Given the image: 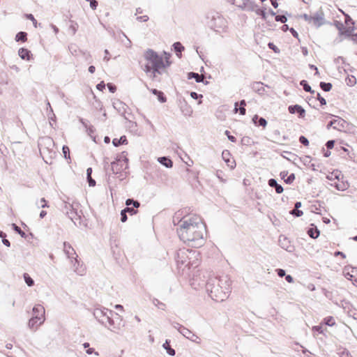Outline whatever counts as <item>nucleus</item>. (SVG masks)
Returning a JSON list of instances; mask_svg holds the SVG:
<instances>
[{
    "mask_svg": "<svg viewBox=\"0 0 357 357\" xmlns=\"http://www.w3.org/2000/svg\"><path fill=\"white\" fill-rule=\"evenodd\" d=\"M137 20L139 22H146L149 20V17L146 15H140L137 17Z\"/></svg>",
    "mask_w": 357,
    "mask_h": 357,
    "instance_id": "a19ab883",
    "label": "nucleus"
},
{
    "mask_svg": "<svg viewBox=\"0 0 357 357\" xmlns=\"http://www.w3.org/2000/svg\"><path fill=\"white\" fill-rule=\"evenodd\" d=\"M96 88L98 90L100 91H103V90L105 88V84L103 81L100 82L99 84H97Z\"/></svg>",
    "mask_w": 357,
    "mask_h": 357,
    "instance_id": "4c0bfd02",
    "label": "nucleus"
},
{
    "mask_svg": "<svg viewBox=\"0 0 357 357\" xmlns=\"http://www.w3.org/2000/svg\"><path fill=\"white\" fill-rule=\"evenodd\" d=\"M303 17L307 22L312 23L314 24H316L319 21V18L318 17L311 16V15H308L307 14H304L303 15Z\"/></svg>",
    "mask_w": 357,
    "mask_h": 357,
    "instance_id": "2eb2a0df",
    "label": "nucleus"
},
{
    "mask_svg": "<svg viewBox=\"0 0 357 357\" xmlns=\"http://www.w3.org/2000/svg\"><path fill=\"white\" fill-rule=\"evenodd\" d=\"M19 56L22 59L29 60L30 59V51L25 48H20L18 51Z\"/></svg>",
    "mask_w": 357,
    "mask_h": 357,
    "instance_id": "4468645a",
    "label": "nucleus"
},
{
    "mask_svg": "<svg viewBox=\"0 0 357 357\" xmlns=\"http://www.w3.org/2000/svg\"><path fill=\"white\" fill-rule=\"evenodd\" d=\"M151 92L154 94V95H158V94H160V91H158L157 89H152L151 90Z\"/></svg>",
    "mask_w": 357,
    "mask_h": 357,
    "instance_id": "69168bd1",
    "label": "nucleus"
},
{
    "mask_svg": "<svg viewBox=\"0 0 357 357\" xmlns=\"http://www.w3.org/2000/svg\"><path fill=\"white\" fill-rule=\"evenodd\" d=\"M299 142L303 144L304 146H309V141L308 139L304 137V136H301L300 138H299Z\"/></svg>",
    "mask_w": 357,
    "mask_h": 357,
    "instance_id": "473e14b6",
    "label": "nucleus"
},
{
    "mask_svg": "<svg viewBox=\"0 0 357 357\" xmlns=\"http://www.w3.org/2000/svg\"><path fill=\"white\" fill-rule=\"evenodd\" d=\"M62 151H63V156L65 157V158L70 159V149H69L68 146H63Z\"/></svg>",
    "mask_w": 357,
    "mask_h": 357,
    "instance_id": "cd10ccee",
    "label": "nucleus"
},
{
    "mask_svg": "<svg viewBox=\"0 0 357 357\" xmlns=\"http://www.w3.org/2000/svg\"><path fill=\"white\" fill-rule=\"evenodd\" d=\"M277 272L278 275L281 278L285 275V271L283 269H278Z\"/></svg>",
    "mask_w": 357,
    "mask_h": 357,
    "instance_id": "603ef678",
    "label": "nucleus"
},
{
    "mask_svg": "<svg viewBox=\"0 0 357 357\" xmlns=\"http://www.w3.org/2000/svg\"><path fill=\"white\" fill-rule=\"evenodd\" d=\"M308 235L312 238H317L319 236V229L315 228H310L307 231Z\"/></svg>",
    "mask_w": 357,
    "mask_h": 357,
    "instance_id": "412c9836",
    "label": "nucleus"
},
{
    "mask_svg": "<svg viewBox=\"0 0 357 357\" xmlns=\"http://www.w3.org/2000/svg\"><path fill=\"white\" fill-rule=\"evenodd\" d=\"M178 233L188 245L199 248L205 243L206 227L199 215L190 214L180 220Z\"/></svg>",
    "mask_w": 357,
    "mask_h": 357,
    "instance_id": "f257e3e1",
    "label": "nucleus"
},
{
    "mask_svg": "<svg viewBox=\"0 0 357 357\" xmlns=\"http://www.w3.org/2000/svg\"><path fill=\"white\" fill-rule=\"evenodd\" d=\"M26 18L28 19V20H30L33 22V24L35 28L37 27V21L34 18V17H33V15L32 14H26Z\"/></svg>",
    "mask_w": 357,
    "mask_h": 357,
    "instance_id": "c756f323",
    "label": "nucleus"
},
{
    "mask_svg": "<svg viewBox=\"0 0 357 357\" xmlns=\"http://www.w3.org/2000/svg\"><path fill=\"white\" fill-rule=\"evenodd\" d=\"M64 251L68 257H73V255H75L74 249L66 243H64Z\"/></svg>",
    "mask_w": 357,
    "mask_h": 357,
    "instance_id": "f3484780",
    "label": "nucleus"
},
{
    "mask_svg": "<svg viewBox=\"0 0 357 357\" xmlns=\"http://www.w3.org/2000/svg\"><path fill=\"white\" fill-rule=\"evenodd\" d=\"M93 352H94V349H92V348H89V349H88L86 350V353H87L88 354H93Z\"/></svg>",
    "mask_w": 357,
    "mask_h": 357,
    "instance_id": "0e129e2a",
    "label": "nucleus"
},
{
    "mask_svg": "<svg viewBox=\"0 0 357 357\" xmlns=\"http://www.w3.org/2000/svg\"><path fill=\"white\" fill-rule=\"evenodd\" d=\"M291 214L295 215L297 217H300L303 214V213L302 211L295 208L291 211Z\"/></svg>",
    "mask_w": 357,
    "mask_h": 357,
    "instance_id": "58836bf2",
    "label": "nucleus"
},
{
    "mask_svg": "<svg viewBox=\"0 0 357 357\" xmlns=\"http://www.w3.org/2000/svg\"><path fill=\"white\" fill-rule=\"evenodd\" d=\"M45 320V308L41 305H36L33 308V316L29 321V326L36 329Z\"/></svg>",
    "mask_w": 357,
    "mask_h": 357,
    "instance_id": "7ed1b4c3",
    "label": "nucleus"
},
{
    "mask_svg": "<svg viewBox=\"0 0 357 357\" xmlns=\"http://www.w3.org/2000/svg\"><path fill=\"white\" fill-rule=\"evenodd\" d=\"M349 37H351L352 40L357 43V33L354 32L353 35H351Z\"/></svg>",
    "mask_w": 357,
    "mask_h": 357,
    "instance_id": "5fc2aeb1",
    "label": "nucleus"
},
{
    "mask_svg": "<svg viewBox=\"0 0 357 357\" xmlns=\"http://www.w3.org/2000/svg\"><path fill=\"white\" fill-rule=\"evenodd\" d=\"M312 331L318 332L319 333H324V331L322 330V326H316L312 327Z\"/></svg>",
    "mask_w": 357,
    "mask_h": 357,
    "instance_id": "c03bdc74",
    "label": "nucleus"
},
{
    "mask_svg": "<svg viewBox=\"0 0 357 357\" xmlns=\"http://www.w3.org/2000/svg\"><path fill=\"white\" fill-rule=\"evenodd\" d=\"M13 228L22 237H24L25 236V233L23 231H22V229L16 225H15V224L13 225Z\"/></svg>",
    "mask_w": 357,
    "mask_h": 357,
    "instance_id": "e433bc0d",
    "label": "nucleus"
},
{
    "mask_svg": "<svg viewBox=\"0 0 357 357\" xmlns=\"http://www.w3.org/2000/svg\"><path fill=\"white\" fill-rule=\"evenodd\" d=\"M47 215V212L45 211H42L40 213V217L43 218Z\"/></svg>",
    "mask_w": 357,
    "mask_h": 357,
    "instance_id": "052dcab7",
    "label": "nucleus"
},
{
    "mask_svg": "<svg viewBox=\"0 0 357 357\" xmlns=\"http://www.w3.org/2000/svg\"><path fill=\"white\" fill-rule=\"evenodd\" d=\"M115 308H116V309H118V310H121V311H123V306H122V305H115Z\"/></svg>",
    "mask_w": 357,
    "mask_h": 357,
    "instance_id": "338daca9",
    "label": "nucleus"
},
{
    "mask_svg": "<svg viewBox=\"0 0 357 357\" xmlns=\"http://www.w3.org/2000/svg\"><path fill=\"white\" fill-rule=\"evenodd\" d=\"M142 57L143 60L140 61L141 67L152 79L164 72L171 64V54L165 52L159 54L149 49L143 53Z\"/></svg>",
    "mask_w": 357,
    "mask_h": 357,
    "instance_id": "f03ea898",
    "label": "nucleus"
},
{
    "mask_svg": "<svg viewBox=\"0 0 357 357\" xmlns=\"http://www.w3.org/2000/svg\"><path fill=\"white\" fill-rule=\"evenodd\" d=\"M107 86L109 90L110 91V92L114 93L116 91V87L114 85H113L112 84L108 83L107 84Z\"/></svg>",
    "mask_w": 357,
    "mask_h": 357,
    "instance_id": "a18cd8bd",
    "label": "nucleus"
},
{
    "mask_svg": "<svg viewBox=\"0 0 357 357\" xmlns=\"http://www.w3.org/2000/svg\"><path fill=\"white\" fill-rule=\"evenodd\" d=\"M290 31L295 38H298V34L293 28L290 29Z\"/></svg>",
    "mask_w": 357,
    "mask_h": 357,
    "instance_id": "13d9d810",
    "label": "nucleus"
},
{
    "mask_svg": "<svg viewBox=\"0 0 357 357\" xmlns=\"http://www.w3.org/2000/svg\"><path fill=\"white\" fill-rule=\"evenodd\" d=\"M86 172L89 185L94 186L96 185V181L91 178L92 169L91 167L88 168Z\"/></svg>",
    "mask_w": 357,
    "mask_h": 357,
    "instance_id": "5701e85b",
    "label": "nucleus"
},
{
    "mask_svg": "<svg viewBox=\"0 0 357 357\" xmlns=\"http://www.w3.org/2000/svg\"><path fill=\"white\" fill-rule=\"evenodd\" d=\"M334 144H335L334 141H333V140L328 141L326 143V146L328 149H333L334 146Z\"/></svg>",
    "mask_w": 357,
    "mask_h": 357,
    "instance_id": "3c124183",
    "label": "nucleus"
},
{
    "mask_svg": "<svg viewBox=\"0 0 357 357\" xmlns=\"http://www.w3.org/2000/svg\"><path fill=\"white\" fill-rule=\"evenodd\" d=\"M268 185L271 187L275 188L276 192L278 194H280L283 192V188L280 185L278 184L277 181L273 178H271L268 181Z\"/></svg>",
    "mask_w": 357,
    "mask_h": 357,
    "instance_id": "f8f14e48",
    "label": "nucleus"
},
{
    "mask_svg": "<svg viewBox=\"0 0 357 357\" xmlns=\"http://www.w3.org/2000/svg\"><path fill=\"white\" fill-rule=\"evenodd\" d=\"M355 84H356V78L354 76H351V77L348 78L347 84L353 86Z\"/></svg>",
    "mask_w": 357,
    "mask_h": 357,
    "instance_id": "49530a36",
    "label": "nucleus"
},
{
    "mask_svg": "<svg viewBox=\"0 0 357 357\" xmlns=\"http://www.w3.org/2000/svg\"><path fill=\"white\" fill-rule=\"evenodd\" d=\"M268 45V47L273 50L275 53L279 52V49L273 43H269Z\"/></svg>",
    "mask_w": 357,
    "mask_h": 357,
    "instance_id": "37998d69",
    "label": "nucleus"
},
{
    "mask_svg": "<svg viewBox=\"0 0 357 357\" xmlns=\"http://www.w3.org/2000/svg\"><path fill=\"white\" fill-rule=\"evenodd\" d=\"M343 14L345 17L344 24L347 27H349L350 28L349 29H351V34L353 35L354 32L356 31V28L354 26L355 25L354 21L351 19V17L348 14H346L344 12H343Z\"/></svg>",
    "mask_w": 357,
    "mask_h": 357,
    "instance_id": "9d476101",
    "label": "nucleus"
},
{
    "mask_svg": "<svg viewBox=\"0 0 357 357\" xmlns=\"http://www.w3.org/2000/svg\"><path fill=\"white\" fill-rule=\"evenodd\" d=\"M190 250H180L177 252L176 262L178 266L183 270L186 268V263L189 259V255H190Z\"/></svg>",
    "mask_w": 357,
    "mask_h": 357,
    "instance_id": "20e7f679",
    "label": "nucleus"
},
{
    "mask_svg": "<svg viewBox=\"0 0 357 357\" xmlns=\"http://www.w3.org/2000/svg\"><path fill=\"white\" fill-rule=\"evenodd\" d=\"M337 28L339 30L340 34L342 36H350L351 34V30L349 29V27H347L344 24L342 23H338L337 24Z\"/></svg>",
    "mask_w": 357,
    "mask_h": 357,
    "instance_id": "9b49d317",
    "label": "nucleus"
},
{
    "mask_svg": "<svg viewBox=\"0 0 357 357\" xmlns=\"http://www.w3.org/2000/svg\"><path fill=\"white\" fill-rule=\"evenodd\" d=\"M285 279L289 283H291L294 281L293 278L291 275H287Z\"/></svg>",
    "mask_w": 357,
    "mask_h": 357,
    "instance_id": "4d7b16f0",
    "label": "nucleus"
},
{
    "mask_svg": "<svg viewBox=\"0 0 357 357\" xmlns=\"http://www.w3.org/2000/svg\"><path fill=\"white\" fill-rule=\"evenodd\" d=\"M15 40L17 42H22L24 43L27 40V34L26 32L20 31L19 32L16 36Z\"/></svg>",
    "mask_w": 357,
    "mask_h": 357,
    "instance_id": "6ab92c4d",
    "label": "nucleus"
},
{
    "mask_svg": "<svg viewBox=\"0 0 357 357\" xmlns=\"http://www.w3.org/2000/svg\"><path fill=\"white\" fill-rule=\"evenodd\" d=\"M90 6L93 10H96L98 3V1L96 0H90Z\"/></svg>",
    "mask_w": 357,
    "mask_h": 357,
    "instance_id": "ea45409f",
    "label": "nucleus"
},
{
    "mask_svg": "<svg viewBox=\"0 0 357 357\" xmlns=\"http://www.w3.org/2000/svg\"><path fill=\"white\" fill-rule=\"evenodd\" d=\"M270 1H271L272 6L274 8H277L278 7V3L277 2V0H270Z\"/></svg>",
    "mask_w": 357,
    "mask_h": 357,
    "instance_id": "6e6d98bb",
    "label": "nucleus"
},
{
    "mask_svg": "<svg viewBox=\"0 0 357 357\" xmlns=\"http://www.w3.org/2000/svg\"><path fill=\"white\" fill-rule=\"evenodd\" d=\"M222 158L225 161L227 166L231 168L234 169L236 166V162L234 159L231 156L229 152L228 151H223L222 152Z\"/></svg>",
    "mask_w": 357,
    "mask_h": 357,
    "instance_id": "6e6552de",
    "label": "nucleus"
},
{
    "mask_svg": "<svg viewBox=\"0 0 357 357\" xmlns=\"http://www.w3.org/2000/svg\"><path fill=\"white\" fill-rule=\"evenodd\" d=\"M113 144L114 146H117L120 144V141L119 140H117L116 139H114L113 140Z\"/></svg>",
    "mask_w": 357,
    "mask_h": 357,
    "instance_id": "680f3d73",
    "label": "nucleus"
},
{
    "mask_svg": "<svg viewBox=\"0 0 357 357\" xmlns=\"http://www.w3.org/2000/svg\"><path fill=\"white\" fill-rule=\"evenodd\" d=\"M301 85H303V89H304L305 91H307V92H312V89H311L310 86V85H308V84L306 83V82H305V81H304V80H303V81H302V82H301Z\"/></svg>",
    "mask_w": 357,
    "mask_h": 357,
    "instance_id": "7c9ffc66",
    "label": "nucleus"
},
{
    "mask_svg": "<svg viewBox=\"0 0 357 357\" xmlns=\"http://www.w3.org/2000/svg\"><path fill=\"white\" fill-rule=\"evenodd\" d=\"M159 162L167 167H172L173 165L172 161L165 157H162L158 159Z\"/></svg>",
    "mask_w": 357,
    "mask_h": 357,
    "instance_id": "aec40b11",
    "label": "nucleus"
},
{
    "mask_svg": "<svg viewBox=\"0 0 357 357\" xmlns=\"http://www.w3.org/2000/svg\"><path fill=\"white\" fill-rule=\"evenodd\" d=\"M246 105V102L244 100H242L241 102H240V108H239V112L241 115H245V107ZM238 102H236L235 103V108H234V112H237L238 109Z\"/></svg>",
    "mask_w": 357,
    "mask_h": 357,
    "instance_id": "ddd939ff",
    "label": "nucleus"
},
{
    "mask_svg": "<svg viewBox=\"0 0 357 357\" xmlns=\"http://www.w3.org/2000/svg\"><path fill=\"white\" fill-rule=\"evenodd\" d=\"M344 276L357 287V268L347 266L343 271Z\"/></svg>",
    "mask_w": 357,
    "mask_h": 357,
    "instance_id": "423d86ee",
    "label": "nucleus"
},
{
    "mask_svg": "<svg viewBox=\"0 0 357 357\" xmlns=\"http://www.w3.org/2000/svg\"><path fill=\"white\" fill-rule=\"evenodd\" d=\"M123 210H124V212L128 213L130 215L136 214L137 212V210L134 209L133 208H130V207H127Z\"/></svg>",
    "mask_w": 357,
    "mask_h": 357,
    "instance_id": "c9c22d12",
    "label": "nucleus"
},
{
    "mask_svg": "<svg viewBox=\"0 0 357 357\" xmlns=\"http://www.w3.org/2000/svg\"><path fill=\"white\" fill-rule=\"evenodd\" d=\"M275 20L277 22H281L282 23H284L287 21V17L284 15H276Z\"/></svg>",
    "mask_w": 357,
    "mask_h": 357,
    "instance_id": "f704fd0d",
    "label": "nucleus"
},
{
    "mask_svg": "<svg viewBox=\"0 0 357 357\" xmlns=\"http://www.w3.org/2000/svg\"><path fill=\"white\" fill-rule=\"evenodd\" d=\"M324 324L329 326H333L335 324V319L333 317H327L324 319Z\"/></svg>",
    "mask_w": 357,
    "mask_h": 357,
    "instance_id": "b1692460",
    "label": "nucleus"
},
{
    "mask_svg": "<svg viewBox=\"0 0 357 357\" xmlns=\"http://www.w3.org/2000/svg\"><path fill=\"white\" fill-rule=\"evenodd\" d=\"M127 164L123 160H117L116 162H114L111 165L112 170L114 174H119L121 173L124 169L126 168Z\"/></svg>",
    "mask_w": 357,
    "mask_h": 357,
    "instance_id": "0eeeda50",
    "label": "nucleus"
},
{
    "mask_svg": "<svg viewBox=\"0 0 357 357\" xmlns=\"http://www.w3.org/2000/svg\"><path fill=\"white\" fill-rule=\"evenodd\" d=\"M40 204L42 208L49 207V205L47 204V202L45 198H42L40 199Z\"/></svg>",
    "mask_w": 357,
    "mask_h": 357,
    "instance_id": "09e8293b",
    "label": "nucleus"
},
{
    "mask_svg": "<svg viewBox=\"0 0 357 357\" xmlns=\"http://www.w3.org/2000/svg\"><path fill=\"white\" fill-rule=\"evenodd\" d=\"M225 133H226V135L228 136V139H229L230 141H231V142H233L236 141V138H235V137H234V136H232V135H229V132L228 130H227V131L225 132Z\"/></svg>",
    "mask_w": 357,
    "mask_h": 357,
    "instance_id": "864d4df0",
    "label": "nucleus"
},
{
    "mask_svg": "<svg viewBox=\"0 0 357 357\" xmlns=\"http://www.w3.org/2000/svg\"><path fill=\"white\" fill-rule=\"evenodd\" d=\"M174 48L176 53V55L180 58L181 57V52L184 50V47L179 42L174 44Z\"/></svg>",
    "mask_w": 357,
    "mask_h": 357,
    "instance_id": "a211bd4d",
    "label": "nucleus"
},
{
    "mask_svg": "<svg viewBox=\"0 0 357 357\" xmlns=\"http://www.w3.org/2000/svg\"><path fill=\"white\" fill-rule=\"evenodd\" d=\"M78 24L76 22H73L70 26V29L71 30L72 33L75 34L78 29Z\"/></svg>",
    "mask_w": 357,
    "mask_h": 357,
    "instance_id": "2f4dec72",
    "label": "nucleus"
},
{
    "mask_svg": "<svg viewBox=\"0 0 357 357\" xmlns=\"http://www.w3.org/2000/svg\"><path fill=\"white\" fill-rule=\"evenodd\" d=\"M301 206V202H297V203H296V204H295V208L298 209V208H300Z\"/></svg>",
    "mask_w": 357,
    "mask_h": 357,
    "instance_id": "774afa93",
    "label": "nucleus"
},
{
    "mask_svg": "<svg viewBox=\"0 0 357 357\" xmlns=\"http://www.w3.org/2000/svg\"><path fill=\"white\" fill-rule=\"evenodd\" d=\"M201 263L200 253L197 251L191 250L189 255V259L186 263V268L188 269L198 267Z\"/></svg>",
    "mask_w": 357,
    "mask_h": 357,
    "instance_id": "39448f33",
    "label": "nucleus"
},
{
    "mask_svg": "<svg viewBox=\"0 0 357 357\" xmlns=\"http://www.w3.org/2000/svg\"><path fill=\"white\" fill-rule=\"evenodd\" d=\"M158 97V99L161 102H165L167 100L166 97L164 96V93L160 91V94L156 95Z\"/></svg>",
    "mask_w": 357,
    "mask_h": 357,
    "instance_id": "72a5a7b5",
    "label": "nucleus"
},
{
    "mask_svg": "<svg viewBox=\"0 0 357 357\" xmlns=\"http://www.w3.org/2000/svg\"><path fill=\"white\" fill-rule=\"evenodd\" d=\"M295 179V176L294 174H290L287 179H285V182L287 183H292Z\"/></svg>",
    "mask_w": 357,
    "mask_h": 357,
    "instance_id": "79ce46f5",
    "label": "nucleus"
},
{
    "mask_svg": "<svg viewBox=\"0 0 357 357\" xmlns=\"http://www.w3.org/2000/svg\"><path fill=\"white\" fill-rule=\"evenodd\" d=\"M133 204L134 207L138 208L139 206V203L137 201H133L132 199H128L126 202V204L127 206H130V204Z\"/></svg>",
    "mask_w": 357,
    "mask_h": 357,
    "instance_id": "c85d7f7f",
    "label": "nucleus"
},
{
    "mask_svg": "<svg viewBox=\"0 0 357 357\" xmlns=\"http://www.w3.org/2000/svg\"><path fill=\"white\" fill-rule=\"evenodd\" d=\"M121 220L123 222H125L127 220V215L126 212H124V210H123L121 213Z\"/></svg>",
    "mask_w": 357,
    "mask_h": 357,
    "instance_id": "de8ad7c7",
    "label": "nucleus"
},
{
    "mask_svg": "<svg viewBox=\"0 0 357 357\" xmlns=\"http://www.w3.org/2000/svg\"><path fill=\"white\" fill-rule=\"evenodd\" d=\"M24 278L25 282L26 283V284L28 286L31 287L33 285L34 282L28 273L24 274Z\"/></svg>",
    "mask_w": 357,
    "mask_h": 357,
    "instance_id": "393cba45",
    "label": "nucleus"
},
{
    "mask_svg": "<svg viewBox=\"0 0 357 357\" xmlns=\"http://www.w3.org/2000/svg\"><path fill=\"white\" fill-rule=\"evenodd\" d=\"M318 100L320 102L321 105H324L326 104V100L318 93Z\"/></svg>",
    "mask_w": 357,
    "mask_h": 357,
    "instance_id": "8fccbe9b",
    "label": "nucleus"
},
{
    "mask_svg": "<svg viewBox=\"0 0 357 357\" xmlns=\"http://www.w3.org/2000/svg\"><path fill=\"white\" fill-rule=\"evenodd\" d=\"M252 121L255 124L257 123V121H258L259 126H261L264 128H265L267 125L266 119L261 117L259 118L257 114L253 116Z\"/></svg>",
    "mask_w": 357,
    "mask_h": 357,
    "instance_id": "dca6fc26",
    "label": "nucleus"
},
{
    "mask_svg": "<svg viewBox=\"0 0 357 357\" xmlns=\"http://www.w3.org/2000/svg\"><path fill=\"white\" fill-rule=\"evenodd\" d=\"M320 86L324 91H329L332 88V84L331 83L321 82Z\"/></svg>",
    "mask_w": 357,
    "mask_h": 357,
    "instance_id": "a878e982",
    "label": "nucleus"
},
{
    "mask_svg": "<svg viewBox=\"0 0 357 357\" xmlns=\"http://www.w3.org/2000/svg\"><path fill=\"white\" fill-rule=\"evenodd\" d=\"M96 68L93 66H91L89 68V71L91 73H93L95 72Z\"/></svg>",
    "mask_w": 357,
    "mask_h": 357,
    "instance_id": "bf43d9fd",
    "label": "nucleus"
},
{
    "mask_svg": "<svg viewBox=\"0 0 357 357\" xmlns=\"http://www.w3.org/2000/svg\"><path fill=\"white\" fill-rule=\"evenodd\" d=\"M193 77L197 82H200L203 80L204 76L202 75H199L198 73H191L190 76Z\"/></svg>",
    "mask_w": 357,
    "mask_h": 357,
    "instance_id": "bb28decb",
    "label": "nucleus"
},
{
    "mask_svg": "<svg viewBox=\"0 0 357 357\" xmlns=\"http://www.w3.org/2000/svg\"><path fill=\"white\" fill-rule=\"evenodd\" d=\"M289 112L291 114L298 113L300 117H304L305 111V109L300 105H291L288 108Z\"/></svg>",
    "mask_w": 357,
    "mask_h": 357,
    "instance_id": "1a4fd4ad",
    "label": "nucleus"
},
{
    "mask_svg": "<svg viewBox=\"0 0 357 357\" xmlns=\"http://www.w3.org/2000/svg\"><path fill=\"white\" fill-rule=\"evenodd\" d=\"M163 347L167 350V352L169 355H171V356L175 355V351H174V349L171 348L170 342L169 340L165 341V342L163 344Z\"/></svg>",
    "mask_w": 357,
    "mask_h": 357,
    "instance_id": "4be33fe9",
    "label": "nucleus"
},
{
    "mask_svg": "<svg viewBox=\"0 0 357 357\" xmlns=\"http://www.w3.org/2000/svg\"><path fill=\"white\" fill-rule=\"evenodd\" d=\"M3 244H4V245H6V246H8H8H10V242H9V241H8V240H7V239H3Z\"/></svg>",
    "mask_w": 357,
    "mask_h": 357,
    "instance_id": "e2e57ef3",
    "label": "nucleus"
}]
</instances>
